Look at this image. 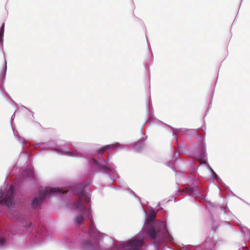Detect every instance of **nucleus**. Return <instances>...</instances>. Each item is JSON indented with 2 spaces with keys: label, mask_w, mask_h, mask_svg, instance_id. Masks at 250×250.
<instances>
[{
  "label": "nucleus",
  "mask_w": 250,
  "mask_h": 250,
  "mask_svg": "<svg viewBox=\"0 0 250 250\" xmlns=\"http://www.w3.org/2000/svg\"><path fill=\"white\" fill-rule=\"evenodd\" d=\"M4 29V24L3 23L1 27L0 32V37H2L3 36Z\"/></svg>",
  "instance_id": "9d476101"
},
{
  "label": "nucleus",
  "mask_w": 250,
  "mask_h": 250,
  "mask_svg": "<svg viewBox=\"0 0 250 250\" xmlns=\"http://www.w3.org/2000/svg\"><path fill=\"white\" fill-rule=\"evenodd\" d=\"M14 197V189L12 186L9 187L6 193L0 190V203L10 207L12 205L13 199Z\"/></svg>",
  "instance_id": "20e7f679"
},
{
  "label": "nucleus",
  "mask_w": 250,
  "mask_h": 250,
  "mask_svg": "<svg viewBox=\"0 0 250 250\" xmlns=\"http://www.w3.org/2000/svg\"><path fill=\"white\" fill-rule=\"evenodd\" d=\"M31 223L30 222H28L26 223V225H25L26 227H29L31 226Z\"/></svg>",
  "instance_id": "ddd939ff"
},
{
  "label": "nucleus",
  "mask_w": 250,
  "mask_h": 250,
  "mask_svg": "<svg viewBox=\"0 0 250 250\" xmlns=\"http://www.w3.org/2000/svg\"><path fill=\"white\" fill-rule=\"evenodd\" d=\"M201 164H206V160L204 158H200L198 159Z\"/></svg>",
  "instance_id": "f8f14e48"
},
{
  "label": "nucleus",
  "mask_w": 250,
  "mask_h": 250,
  "mask_svg": "<svg viewBox=\"0 0 250 250\" xmlns=\"http://www.w3.org/2000/svg\"><path fill=\"white\" fill-rule=\"evenodd\" d=\"M67 190H62L59 188H45L42 190L40 191L39 198H35L32 201V206L34 207H37L40 202L43 200L44 198L48 195L53 194L55 193L60 194H64L67 193Z\"/></svg>",
  "instance_id": "7ed1b4c3"
},
{
  "label": "nucleus",
  "mask_w": 250,
  "mask_h": 250,
  "mask_svg": "<svg viewBox=\"0 0 250 250\" xmlns=\"http://www.w3.org/2000/svg\"><path fill=\"white\" fill-rule=\"evenodd\" d=\"M6 242L5 238L1 237H0V246H3Z\"/></svg>",
  "instance_id": "9b49d317"
},
{
  "label": "nucleus",
  "mask_w": 250,
  "mask_h": 250,
  "mask_svg": "<svg viewBox=\"0 0 250 250\" xmlns=\"http://www.w3.org/2000/svg\"><path fill=\"white\" fill-rule=\"evenodd\" d=\"M155 217L154 212L149 214L146 224L144 229V233L151 239L155 240L158 243L171 241L172 238L167 229L166 223L164 222H153Z\"/></svg>",
  "instance_id": "f257e3e1"
},
{
  "label": "nucleus",
  "mask_w": 250,
  "mask_h": 250,
  "mask_svg": "<svg viewBox=\"0 0 250 250\" xmlns=\"http://www.w3.org/2000/svg\"><path fill=\"white\" fill-rule=\"evenodd\" d=\"M121 144L119 143H116L115 144H110L108 145L105 146V149L108 152V151L115 149L117 148H119L121 147Z\"/></svg>",
  "instance_id": "6e6552de"
},
{
  "label": "nucleus",
  "mask_w": 250,
  "mask_h": 250,
  "mask_svg": "<svg viewBox=\"0 0 250 250\" xmlns=\"http://www.w3.org/2000/svg\"><path fill=\"white\" fill-rule=\"evenodd\" d=\"M78 213H79V214H78L77 216L75 218V222L79 225L82 224L83 223L84 220V215H86L88 218H90V211L89 212H86V213H83L78 209H74Z\"/></svg>",
  "instance_id": "423d86ee"
},
{
  "label": "nucleus",
  "mask_w": 250,
  "mask_h": 250,
  "mask_svg": "<svg viewBox=\"0 0 250 250\" xmlns=\"http://www.w3.org/2000/svg\"><path fill=\"white\" fill-rule=\"evenodd\" d=\"M74 188L77 190H74V192L79 195V199L74 203L73 205L74 209L80 210L84 213L89 212L90 210L86 209L82 203L83 199H84L86 203L89 202L90 199L89 196L85 194L83 186V185H77Z\"/></svg>",
  "instance_id": "f03ea898"
},
{
  "label": "nucleus",
  "mask_w": 250,
  "mask_h": 250,
  "mask_svg": "<svg viewBox=\"0 0 250 250\" xmlns=\"http://www.w3.org/2000/svg\"><path fill=\"white\" fill-rule=\"evenodd\" d=\"M98 245V242L97 240H96L94 242V247H97Z\"/></svg>",
  "instance_id": "4468645a"
},
{
  "label": "nucleus",
  "mask_w": 250,
  "mask_h": 250,
  "mask_svg": "<svg viewBox=\"0 0 250 250\" xmlns=\"http://www.w3.org/2000/svg\"><path fill=\"white\" fill-rule=\"evenodd\" d=\"M98 152L101 154H102L103 153H104V152H107L106 150H105V146L99 148L98 150Z\"/></svg>",
  "instance_id": "1a4fd4ad"
},
{
  "label": "nucleus",
  "mask_w": 250,
  "mask_h": 250,
  "mask_svg": "<svg viewBox=\"0 0 250 250\" xmlns=\"http://www.w3.org/2000/svg\"><path fill=\"white\" fill-rule=\"evenodd\" d=\"M143 244L144 242L142 240L130 239L122 244L123 250H141Z\"/></svg>",
  "instance_id": "39448f33"
},
{
  "label": "nucleus",
  "mask_w": 250,
  "mask_h": 250,
  "mask_svg": "<svg viewBox=\"0 0 250 250\" xmlns=\"http://www.w3.org/2000/svg\"><path fill=\"white\" fill-rule=\"evenodd\" d=\"M186 190L190 196L194 198L199 194L198 188L196 187L191 188H186Z\"/></svg>",
  "instance_id": "0eeeda50"
}]
</instances>
